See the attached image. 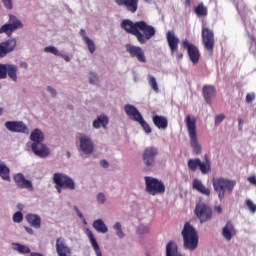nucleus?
<instances>
[{
    "mask_svg": "<svg viewBox=\"0 0 256 256\" xmlns=\"http://www.w3.org/2000/svg\"><path fill=\"white\" fill-rule=\"evenodd\" d=\"M121 29L125 30L129 35L136 37L140 45H145L147 41L155 37V27L149 25L147 22L141 20L133 22L129 19L122 20L120 24Z\"/></svg>",
    "mask_w": 256,
    "mask_h": 256,
    "instance_id": "obj_1",
    "label": "nucleus"
},
{
    "mask_svg": "<svg viewBox=\"0 0 256 256\" xmlns=\"http://www.w3.org/2000/svg\"><path fill=\"white\" fill-rule=\"evenodd\" d=\"M183 247L188 251H195L199 247V234L190 222L184 224L182 230Z\"/></svg>",
    "mask_w": 256,
    "mask_h": 256,
    "instance_id": "obj_2",
    "label": "nucleus"
},
{
    "mask_svg": "<svg viewBox=\"0 0 256 256\" xmlns=\"http://www.w3.org/2000/svg\"><path fill=\"white\" fill-rule=\"evenodd\" d=\"M185 123L188 129V135L190 139V146L193 149L194 155H201L203 148L199 144V139L197 138V119L195 116H186Z\"/></svg>",
    "mask_w": 256,
    "mask_h": 256,
    "instance_id": "obj_3",
    "label": "nucleus"
},
{
    "mask_svg": "<svg viewBox=\"0 0 256 256\" xmlns=\"http://www.w3.org/2000/svg\"><path fill=\"white\" fill-rule=\"evenodd\" d=\"M31 141H33L31 145V149L33 153H35L38 157H47L49 156V148L43 144L45 141V135L41 129L36 128L30 135Z\"/></svg>",
    "mask_w": 256,
    "mask_h": 256,
    "instance_id": "obj_4",
    "label": "nucleus"
},
{
    "mask_svg": "<svg viewBox=\"0 0 256 256\" xmlns=\"http://www.w3.org/2000/svg\"><path fill=\"white\" fill-rule=\"evenodd\" d=\"M212 185L214 187V191L218 193V198L220 201H223L225 199L226 193H228V195L233 193V189H235L237 182L235 180L219 177L212 180Z\"/></svg>",
    "mask_w": 256,
    "mask_h": 256,
    "instance_id": "obj_5",
    "label": "nucleus"
},
{
    "mask_svg": "<svg viewBox=\"0 0 256 256\" xmlns=\"http://www.w3.org/2000/svg\"><path fill=\"white\" fill-rule=\"evenodd\" d=\"M53 183L57 193H62L63 189L75 191V180L65 173H54Z\"/></svg>",
    "mask_w": 256,
    "mask_h": 256,
    "instance_id": "obj_6",
    "label": "nucleus"
},
{
    "mask_svg": "<svg viewBox=\"0 0 256 256\" xmlns=\"http://www.w3.org/2000/svg\"><path fill=\"white\" fill-rule=\"evenodd\" d=\"M188 169L195 173L197 169H200L202 175H207L211 173V158L207 154L204 155V161L199 158H192L188 160Z\"/></svg>",
    "mask_w": 256,
    "mask_h": 256,
    "instance_id": "obj_7",
    "label": "nucleus"
},
{
    "mask_svg": "<svg viewBox=\"0 0 256 256\" xmlns=\"http://www.w3.org/2000/svg\"><path fill=\"white\" fill-rule=\"evenodd\" d=\"M124 111L131 121H136L141 125L145 133H151V126H149L148 123L143 119V115H141V112H139L137 107L131 104H126L124 106Z\"/></svg>",
    "mask_w": 256,
    "mask_h": 256,
    "instance_id": "obj_8",
    "label": "nucleus"
},
{
    "mask_svg": "<svg viewBox=\"0 0 256 256\" xmlns=\"http://www.w3.org/2000/svg\"><path fill=\"white\" fill-rule=\"evenodd\" d=\"M194 213L200 223H207V221H211V219H213V209L205 202H199L196 204Z\"/></svg>",
    "mask_w": 256,
    "mask_h": 256,
    "instance_id": "obj_9",
    "label": "nucleus"
},
{
    "mask_svg": "<svg viewBox=\"0 0 256 256\" xmlns=\"http://www.w3.org/2000/svg\"><path fill=\"white\" fill-rule=\"evenodd\" d=\"M159 155V151L155 147L145 148L142 154V160L145 165L144 171H151L155 165V159Z\"/></svg>",
    "mask_w": 256,
    "mask_h": 256,
    "instance_id": "obj_10",
    "label": "nucleus"
},
{
    "mask_svg": "<svg viewBox=\"0 0 256 256\" xmlns=\"http://www.w3.org/2000/svg\"><path fill=\"white\" fill-rule=\"evenodd\" d=\"M182 47L183 49L187 50L191 63H193V65H197L201 59V52L199 51V48L191 43L188 39L182 40Z\"/></svg>",
    "mask_w": 256,
    "mask_h": 256,
    "instance_id": "obj_11",
    "label": "nucleus"
},
{
    "mask_svg": "<svg viewBox=\"0 0 256 256\" xmlns=\"http://www.w3.org/2000/svg\"><path fill=\"white\" fill-rule=\"evenodd\" d=\"M202 43L209 53L215 49V33L207 26L202 27Z\"/></svg>",
    "mask_w": 256,
    "mask_h": 256,
    "instance_id": "obj_12",
    "label": "nucleus"
},
{
    "mask_svg": "<svg viewBox=\"0 0 256 256\" xmlns=\"http://www.w3.org/2000/svg\"><path fill=\"white\" fill-rule=\"evenodd\" d=\"M145 181V191L149 195L155 196L161 193V181L157 178L151 176L144 177Z\"/></svg>",
    "mask_w": 256,
    "mask_h": 256,
    "instance_id": "obj_13",
    "label": "nucleus"
},
{
    "mask_svg": "<svg viewBox=\"0 0 256 256\" xmlns=\"http://www.w3.org/2000/svg\"><path fill=\"white\" fill-rule=\"evenodd\" d=\"M125 47L130 57L137 59L139 63H147V58L145 57V51H143V48L132 44H126Z\"/></svg>",
    "mask_w": 256,
    "mask_h": 256,
    "instance_id": "obj_14",
    "label": "nucleus"
},
{
    "mask_svg": "<svg viewBox=\"0 0 256 256\" xmlns=\"http://www.w3.org/2000/svg\"><path fill=\"white\" fill-rule=\"evenodd\" d=\"M5 128L11 133H25L29 135V128L23 121H7L5 122Z\"/></svg>",
    "mask_w": 256,
    "mask_h": 256,
    "instance_id": "obj_15",
    "label": "nucleus"
},
{
    "mask_svg": "<svg viewBox=\"0 0 256 256\" xmlns=\"http://www.w3.org/2000/svg\"><path fill=\"white\" fill-rule=\"evenodd\" d=\"M79 141H80V151H82L84 155H91L93 151H95V144L93 143V140H91L89 136L80 134Z\"/></svg>",
    "mask_w": 256,
    "mask_h": 256,
    "instance_id": "obj_16",
    "label": "nucleus"
},
{
    "mask_svg": "<svg viewBox=\"0 0 256 256\" xmlns=\"http://www.w3.org/2000/svg\"><path fill=\"white\" fill-rule=\"evenodd\" d=\"M17 47V40L15 38L8 39L0 43V59L7 57L9 53H13Z\"/></svg>",
    "mask_w": 256,
    "mask_h": 256,
    "instance_id": "obj_17",
    "label": "nucleus"
},
{
    "mask_svg": "<svg viewBox=\"0 0 256 256\" xmlns=\"http://www.w3.org/2000/svg\"><path fill=\"white\" fill-rule=\"evenodd\" d=\"M56 253L58 256H72L73 249L67 245L65 238L59 237L56 239Z\"/></svg>",
    "mask_w": 256,
    "mask_h": 256,
    "instance_id": "obj_18",
    "label": "nucleus"
},
{
    "mask_svg": "<svg viewBox=\"0 0 256 256\" xmlns=\"http://www.w3.org/2000/svg\"><path fill=\"white\" fill-rule=\"evenodd\" d=\"M13 179L18 189H27L28 191H33V182L27 180L23 173L15 174Z\"/></svg>",
    "mask_w": 256,
    "mask_h": 256,
    "instance_id": "obj_19",
    "label": "nucleus"
},
{
    "mask_svg": "<svg viewBox=\"0 0 256 256\" xmlns=\"http://www.w3.org/2000/svg\"><path fill=\"white\" fill-rule=\"evenodd\" d=\"M166 39L171 55H175L179 51V38L175 35V32L168 31Z\"/></svg>",
    "mask_w": 256,
    "mask_h": 256,
    "instance_id": "obj_20",
    "label": "nucleus"
},
{
    "mask_svg": "<svg viewBox=\"0 0 256 256\" xmlns=\"http://www.w3.org/2000/svg\"><path fill=\"white\" fill-rule=\"evenodd\" d=\"M115 3L119 7H126L129 13H137L139 9V0H115Z\"/></svg>",
    "mask_w": 256,
    "mask_h": 256,
    "instance_id": "obj_21",
    "label": "nucleus"
},
{
    "mask_svg": "<svg viewBox=\"0 0 256 256\" xmlns=\"http://www.w3.org/2000/svg\"><path fill=\"white\" fill-rule=\"evenodd\" d=\"M217 95V90L214 88L213 85H204L203 86V97L208 103V105H211V99Z\"/></svg>",
    "mask_w": 256,
    "mask_h": 256,
    "instance_id": "obj_22",
    "label": "nucleus"
},
{
    "mask_svg": "<svg viewBox=\"0 0 256 256\" xmlns=\"http://www.w3.org/2000/svg\"><path fill=\"white\" fill-rule=\"evenodd\" d=\"M86 234L96 253V256H103V253L101 252V248L99 247V243H97V239H95V235H93V231H91L90 229H87Z\"/></svg>",
    "mask_w": 256,
    "mask_h": 256,
    "instance_id": "obj_23",
    "label": "nucleus"
},
{
    "mask_svg": "<svg viewBox=\"0 0 256 256\" xmlns=\"http://www.w3.org/2000/svg\"><path fill=\"white\" fill-rule=\"evenodd\" d=\"M192 186L193 189H195L196 191H198V193H201L202 195H206L207 197L211 195V190L205 187V185H203V182H201V180L199 179H194Z\"/></svg>",
    "mask_w": 256,
    "mask_h": 256,
    "instance_id": "obj_24",
    "label": "nucleus"
},
{
    "mask_svg": "<svg viewBox=\"0 0 256 256\" xmlns=\"http://www.w3.org/2000/svg\"><path fill=\"white\" fill-rule=\"evenodd\" d=\"M222 235L226 238L227 241H231L233 239V235H235V227L231 221H228L225 227L222 230Z\"/></svg>",
    "mask_w": 256,
    "mask_h": 256,
    "instance_id": "obj_25",
    "label": "nucleus"
},
{
    "mask_svg": "<svg viewBox=\"0 0 256 256\" xmlns=\"http://www.w3.org/2000/svg\"><path fill=\"white\" fill-rule=\"evenodd\" d=\"M26 221L31 225V227H35V229H41V217L37 214H27Z\"/></svg>",
    "mask_w": 256,
    "mask_h": 256,
    "instance_id": "obj_26",
    "label": "nucleus"
},
{
    "mask_svg": "<svg viewBox=\"0 0 256 256\" xmlns=\"http://www.w3.org/2000/svg\"><path fill=\"white\" fill-rule=\"evenodd\" d=\"M166 256H183L177 247L175 241H170L166 245Z\"/></svg>",
    "mask_w": 256,
    "mask_h": 256,
    "instance_id": "obj_27",
    "label": "nucleus"
},
{
    "mask_svg": "<svg viewBox=\"0 0 256 256\" xmlns=\"http://www.w3.org/2000/svg\"><path fill=\"white\" fill-rule=\"evenodd\" d=\"M107 125H109V118L105 115H100L93 121L94 129H101V127L107 129Z\"/></svg>",
    "mask_w": 256,
    "mask_h": 256,
    "instance_id": "obj_28",
    "label": "nucleus"
},
{
    "mask_svg": "<svg viewBox=\"0 0 256 256\" xmlns=\"http://www.w3.org/2000/svg\"><path fill=\"white\" fill-rule=\"evenodd\" d=\"M0 177L3 181L11 182V169L7 165L0 162Z\"/></svg>",
    "mask_w": 256,
    "mask_h": 256,
    "instance_id": "obj_29",
    "label": "nucleus"
},
{
    "mask_svg": "<svg viewBox=\"0 0 256 256\" xmlns=\"http://www.w3.org/2000/svg\"><path fill=\"white\" fill-rule=\"evenodd\" d=\"M194 13L197 17H207L209 10L207 9V6L201 2L194 8Z\"/></svg>",
    "mask_w": 256,
    "mask_h": 256,
    "instance_id": "obj_30",
    "label": "nucleus"
},
{
    "mask_svg": "<svg viewBox=\"0 0 256 256\" xmlns=\"http://www.w3.org/2000/svg\"><path fill=\"white\" fill-rule=\"evenodd\" d=\"M92 225L97 233H108L109 231V228H107V225L101 219L95 220Z\"/></svg>",
    "mask_w": 256,
    "mask_h": 256,
    "instance_id": "obj_31",
    "label": "nucleus"
},
{
    "mask_svg": "<svg viewBox=\"0 0 256 256\" xmlns=\"http://www.w3.org/2000/svg\"><path fill=\"white\" fill-rule=\"evenodd\" d=\"M9 17V25L12 27L13 31H16V29H23V23L21 20L14 15H10Z\"/></svg>",
    "mask_w": 256,
    "mask_h": 256,
    "instance_id": "obj_32",
    "label": "nucleus"
},
{
    "mask_svg": "<svg viewBox=\"0 0 256 256\" xmlns=\"http://www.w3.org/2000/svg\"><path fill=\"white\" fill-rule=\"evenodd\" d=\"M17 71H18L17 65L8 64L7 75L9 79H11L12 81H17Z\"/></svg>",
    "mask_w": 256,
    "mask_h": 256,
    "instance_id": "obj_33",
    "label": "nucleus"
},
{
    "mask_svg": "<svg viewBox=\"0 0 256 256\" xmlns=\"http://www.w3.org/2000/svg\"><path fill=\"white\" fill-rule=\"evenodd\" d=\"M14 249L15 251H18V253H20L21 255H27L29 253H31V248L27 247L23 244H19V243H14Z\"/></svg>",
    "mask_w": 256,
    "mask_h": 256,
    "instance_id": "obj_34",
    "label": "nucleus"
},
{
    "mask_svg": "<svg viewBox=\"0 0 256 256\" xmlns=\"http://www.w3.org/2000/svg\"><path fill=\"white\" fill-rule=\"evenodd\" d=\"M13 31L15 30H13L11 24H4L0 28V34L5 33L6 35H8V37H11V35H13Z\"/></svg>",
    "mask_w": 256,
    "mask_h": 256,
    "instance_id": "obj_35",
    "label": "nucleus"
},
{
    "mask_svg": "<svg viewBox=\"0 0 256 256\" xmlns=\"http://www.w3.org/2000/svg\"><path fill=\"white\" fill-rule=\"evenodd\" d=\"M114 229H115L116 235L119 237V239H123V237H125V233L123 232V229L121 228L120 222L115 223Z\"/></svg>",
    "mask_w": 256,
    "mask_h": 256,
    "instance_id": "obj_36",
    "label": "nucleus"
},
{
    "mask_svg": "<svg viewBox=\"0 0 256 256\" xmlns=\"http://www.w3.org/2000/svg\"><path fill=\"white\" fill-rule=\"evenodd\" d=\"M84 43H86V45L88 47V51L90 53H95V50H96L95 42H93V40H91V38H85Z\"/></svg>",
    "mask_w": 256,
    "mask_h": 256,
    "instance_id": "obj_37",
    "label": "nucleus"
},
{
    "mask_svg": "<svg viewBox=\"0 0 256 256\" xmlns=\"http://www.w3.org/2000/svg\"><path fill=\"white\" fill-rule=\"evenodd\" d=\"M44 52L45 53H51L52 55H55L56 57H59V55H61V52H59L58 49L55 48V46L45 47Z\"/></svg>",
    "mask_w": 256,
    "mask_h": 256,
    "instance_id": "obj_38",
    "label": "nucleus"
},
{
    "mask_svg": "<svg viewBox=\"0 0 256 256\" xmlns=\"http://www.w3.org/2000/svg\"><path fill=\"white\" fill-rule=\"evenodd\" d=\"M8 64L0 63V79H7Z\"/></svg>",
    "mask_w": 256,
    "mask_h": 256,
    "instance_id": "obj_39",
    "label": "nucleus"
},
{
    "mask_svg": "<svg viewBox=\"0 0 256 256\" xmlns=\"http://www.w3.org/2000/svg\"><path fill=\"white\" fill-rule=\"evenodd\" d=\"M148 81H149V85H151L154 91H159V86H157V80L155 79V77L149 75Z\"/></svg>",
    "mask_w": 256,
    "mask_h": 256,
    "instance_id": "obj_40",
    "label": "nucleus"
},
{
    "mask_svg": "<svg viewBox=\"0 0 256 256\" xmlns=\"http://www.w3.org/2000/svg\"><path fill=\"white\" fill-rule=\"evenodd\" d=\"M246 206L248 207V209H250L251 213L256 212V204L253 203V200L247 199L246 200Z\"/></svg>",
    "mask_w": 256,
    "mask_h": 256,
    "instance_id": "obj_41",
    "label": "nucleus"
},
{
    "mask_svg": "<svg viewBox=\"0 0 256 256\" xmlns=\"http://www.w3.org/2000/svg\"><path fill=\"white\" fill-rule=\"evenodd\" d=\"M13 221L14 223H21V221H23V213L21 212H16L13 215Z\"/></svg>",
    "mask_w": 256,
    "mask_h": 256,
    "instance_id": "obj_42",
    "label": "nucleus"
},
{
    "mask_svg": "<svg viewBox=\"0 0 256 256\" xmlns=\"http://www.w3.org/2000/svg\"><path fill=\"white\" fill-rule=\"evenodd\" d=\"M2 3L6 9H13V0H2Z\"/></svg>",
    "mask_w": 256,
    "mask_h": 256,
    "instance_id": "obj_43",
    "label": "nucleus"
},
{
    "mask_svg": "<svg viewBox=\"0 0 256 256\" xmlns=\"http://www.w3.org/2000/svg\"><path fill=\"white\" fill-rule=\"evenodd\" d=\"M225 120V115L224 114H219L215 117V125H220V123H223Z\"/></svg>",
    "mask_w": 256,
    "mask_h": 256,
    "instance_id": "obj_44",
    "label": "nucleus"
},
{
    "mask_svg": "<svg viewBox=\"0 0 256 256\" xmlns=\"http://www.w3.org/2000/svg\"><path fill=\"white\" fill-rule=\"evenodd\" d=\"M153 123L158 127V129H161V116H154Z\"/></svg>",
    "mask_w": 256,
    "mask_h": 256,
    "instance_id": "obj_45",
    "label": "nucleus"
},
{
    "mask_svg": "<svg viewBox=\"0 0 256 256\" xmlns=\"http://www.w3.org/2000/svg\"><path fill=\"white\" fill-rule=\"evenodd\" d=\"M138 233L140 235H145V233H149V227H147V226H139Z\"/></svg>",
    "mask_w": 256,
    "mask_h": 256,
    "instance_id": "obj_46",
    "label": "nucleus"
},
{
    "mask_svg": "<svg viewBox=\"0 0 256 256\" xmlns=\"http://www.w3.org/2000/svg\"><path fill=\"white\" fill-rule=\"evenodd\" d=\"M74 210L76 211L79 219H82V221L85 223V225H87V220H85V217L83 216V213H81V211L79 210V208H77V206L74 207Z\"/></svg>",
    "mask_w": 256,
    "mask_h": 256,
    "instance_id": "obj_47",
    "label": "nucleus"
},
{
    "mask_svg": "<svg viewBox=\"0 0 256 256\" xmlns=\"http://www.w3.org/2000/svg\"><path fill=\"white\" fill-rule=\"evenodd\" d=\"M169 125V122L167 121V118L162 116L161 117V129H165Z\"/></svg>",
    "mask_w": 256,
    "mask_h": 256,
    "instance_id": "obj_48",
    "label": "nucleus"
},
{
    "mask_svg": "<svg viewBox=\"0 0 256 256\" xmlns=\"http://www.w3.org/2000/svg\"><path fill=\"white\" fill-rule=\"evenodd\" d=\"M97 201H98V203H101L103 205V203H105V194L99 193L97 195Z\"/></svg>",
    "mask_w": 256,
    "mask_h": 256,
    "instance_id": "obj_49",
    "label": "nucleus"
},
{
    "mask_svg": "<svg viewBox=\"0 0 256 256\" xmlns=\"http://www.w3.org/2000/svg\"><path fill=\"white\" fill-rule=\"evenodd\" d=\"M254 100H255V94L249 93L246 95V103H251Z\"/></svg>",
    "mask_w": 256,
    "mask_h": 256,
    "instance_id": "obj_50",
    "label": "nucleus"
},
{
    "mask_svg": "<svg viewBox=\"0 0 256 256\" xmlns=\"http://www.w3.org/2000/svg\"><path fill=\"white\" fill-rule=\"evenodd\" d=\"M47 90L49 91V93H51L52 97H57V90H55L53 87L48 86Z\"/></svg>",
    "mask_w": 256,
    "mask_h": 256,
    "instance_id": "obj_51",
    "label": "nucleus"
},
{
    "mask_svg": "<svg viewBox=\"0 0 256 256\" xmlns=\"http://www.w3.org/2000/svg\"><path fill=\"white\" fill-rule=\"evenodd\" d=\"M79 33H80L83 41H85V38H89V36H87V32L85 31V29H80Z\"/></svg>",
    "mask_w": 256,
    "mask_h": 256,
    "instance_id": "obj_52",
    "label": "nucleus"
},
{
    "mask_svg": "<svg viewBox=\"0 0 256 256\" xmlns=\"http://www.w3.org/2000/svg\"><path fill=\"white\" fill-rule=\"evenodd\" d=\"M247 181H249V183H251L252 185H256V177L255 176L248 177Z\"/></svg>",
    "mask_w": 256,
    "mask_h": 256,
    "instance_id": "obj_53",
    "label": "nucleus"
},
{
    "mask_svg": "<svg viewBox=\"0 0 256 256\" xmlns=\"http://www.w3.org/2000/svg\"><path fill=\"white\" fill-rule=\"evenodd\" d=\"M100 165H101V167H103L104 169H107V167H109V162H107V160H101V161H100Z\"/></svg>",
    "mask_w": 256,
    "mask_h": 256,
    "instance_id": "obj_54",
    "label": "nucleus"
},
{
    "mask_svg": "<svg viewBox=\"0 0 256 256\" xmlns=\"http://www.w3.org/2000/svg\"><path fill=\"white\" fill-rule=\"evenodd\" d=\"M58 57H62V59H64V61H66V63H69V61H71V58H69V56H67L65 54L58 55Z\"/></svg>",
    "mask_w": 256,
    "mask_h": 256,
    "instance_id": "obj_55",
    "label": "nucleus"
},
{
    "mask_svg": "<svg viewBox=\"0 0 256 256\" xmlns=\"http://www.w3.org/2000/svg\"><path fill=\"white\" fill-rule=\"evenodd\" d=\"M214 211H216V213L221 214V213H223V208L221 206H216V207H214Z\"/></svg>",
    "mask_w": 256,
    "mask_h": 256,
    "instance_id": "obj_56",
    "label": "nucleus"
},
{
    "mask_svg": "<svg viewBox=\"0 0 256 256\" xmlns=\"http://www.w3.org/2000/svg\"><path fill=\"white\" fill-rule=\"evenodd\" d=\"M238 129H243V119L241 118L238 119Z\"/></svg>",
    "mask_w": 256,
    "mask_h": 256,
    "instance_id": "obj_57",
    "label": "nucleus"
},
{
    "mask_svg": "<svg viewBox=\"0 0 256 256\" xmlns=\"http://www.w3.org/2000/svg\"><path fill=\"white\" fill-rule=\"evenodd\" d=\"M25 231L29 233V235H33V228L25 227Z\"/></svg>",
    "mask_w": 256,
    "mask_h": 256,
    "instance_id": "obj_58",
    "label": "nucleus"
},
{
    "mask_svg": "<svg viewBox=\"0 0 256 256\" xmlns=\"http://www.w3.org/2000/svg\"><path fill=\"white\" fill-rule=\"evenodd\" d=\"M30 256H44V255L41 253H37V252H31Z\"/></svg>",
    "mask_w": 256,
    "mask_h": 256,
    "instance_id": "obj_59",
    "label": "nucleus"
},
{
    "mask_svg": "<svg viewBox=\"0 0 256 256\" xmlns=\"http://www.w3.org/2000/svg\"><path fill=\"white\" fill-rule=\"evenodd\" d=\"M176 59H178L179 61H181V59H183V53H178L176 55Z\"/></svg>",
    "mask_w": 256,
    "mask_h": 256,
    "instance_id": "obj_60",
    "label": "nucleus"
},
{
    "mask_svg": "<svg viewBox=\"0 0 256 256\" xmlns=\"http://www.w3.org/2000/svg\"><path fill=\"white\" fill-rule=\"evenodd\" d=\"M184 5H186V7H191V0H185Z\"/></svg>",
    "mask_w": 256,
    "mask_h": 256,
    "instance_id": "obj_61",
    "label": "nucleus"
},
{
    "mask_svg": "<svg viewBox=\"0 0 256 256\" xmlns=\"http://www.w3.org/2000/svg\"><path fill=\"white\" fill-rule=\"evenodd\" d=\"M161 193H165V184H161Z\"/></svg>",
    "mask_w": 256,
    "mask_h": 256,
    "instance_id": "obj_62",
    "label": "nucleus"
},
{
    "mask_svg": "<svg viewBox=\"0 0 256 256\" xmlns=\"http://www.w3.org/2000/svg\"><path fill=\"white\" fill-rule=\"evenodd\" d=\"M89 82L91 83V85H95V79L90 78V79H89Z\"/></svg>",
    "mask_w": 256,
    "mask_h": 256,
    "instance_id": "obj_63",
    "label": "nucleus"
},
{
    "mask_svg": "<svg viewBox=\"0 0 256 256\" xmlns=\"http://www.w3.org/2000/svg\"><path fill=\"white\" fill-rule=\"evenodd\" d=\"M18 209H20V211L23 209V204H18Z\"/></svg>",
    "mask_w": 256,
    "mask_h": 256,
    "instance_id": "obj_64",
    "label": "nucleus"
}]
</instances>
